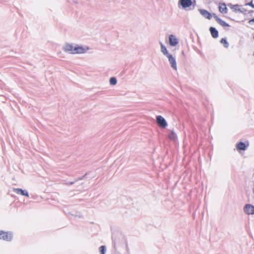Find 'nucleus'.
<instances>
[{"mask_svg": "<svg viewBox=\"0 0 254 254\" xmlns=\"http://www.w3.org/2000/svg\"><path fill=\"white\" fill-rule=\"evenodd\" d=\"M193 3H195V0H179L178 2L184 9L190 7Z\"/></svg>", "mask_w": 254, "mask_h": 254, "instance_id": "obj_1", "label": "nucleus"}, {"mask_svg": "<svg viewBox=\"0 0 254 254\" xmlns=\"http://www.w3.org/2000/svg\"><path fill=\"white\" fill-rule=\"evenodd\" d=\"M12 239V234L11 233L0 230V239L9 242L11 241Z\"/></svg>", "mask_w": 254, "mask_h": 254, "instance_id": "obj_2", "label": "nucleus"}, {"mask_svg": "<svg viewBox=\"0 0 254 254\" xmlns=\"http://www.w3.org/2000/svg\"><path fill=\"white\" fill-rule=\"evenodd\" d=\"M88 50V47L84 48L82 46H79L77 44H75L74 47L73 54H83L86 53Z\"/></svg>", "mask_w": 254, "mask_h": 254, "instance_id": "obj_3", "label": "nucleus"}, {"mask_svg": "<svg viewBox=\"0 0 254 254\" xmlns=\"http://www.w3.org/2000/svg\"><path fill=\"white\" fill-rule=\"evenodd\" d=\"M244 213L248 215L254 214V205L251 204H246L244 208Z\"/></svg>", "mask_w": 254, "mask_h": 254, "instance_id": "obj_4", "label": "nucleus"}, {"mask_svg": "<svg viewBox=\"0 0 254 254\" xmlns=\"http://www.w3.org/2000/svg\"><path fill=\"white\" fill-rule=\"evenodd\" d=\"M156 122L159 127L164 128L167 126V123L166 120L161 116H156Z\"/></svg>", "mask_w": 254, "mask_h": 254, "instance_id": "obj_5", "label": "nucleus"}, {"mask_svg": "<svg viewBox=\"0 0 254 254\" xmlns=\"http://www.w3.org/2000/svg\"><path fill=\"white\" fill-rule=\"evenodd\" d=\"M168 59L169 63L171 64V67L175 70L177 69V65L176 63V59L171 54H169L167 56Z\"/></svg>", "mask_w": 254, "mask_h": 254, "instance_id": "obj_6", "label": "nucleus"}, {"mask_svg": "<svg viewBox=\"0 0 254 254\" xmlns=\"http://www.w3.org/2000/svg\"><path fill=\"white\" fill-rule=\"evenodd\" d=\"M74 47L72 44L67 43L63 47V50L66 53L73 54Z\"/></svg>", "mask_w": 254, "mask_h": 254, "instance_id": "obj_7", "label": "nucleus"}, {"mask_svg": "<svg viewBox=\"0 0 254 254\" xmlns=\"http://www.w3.org/2000/svg\"><path fill=\"white\" fill-rule=\"evenodd\" d=\"M213 16L215 18V20L222 26L223 27H230V25L223 21L222 19L220 18L216 15L215 13H213Z\"/></svg>", "mask_w": 254, "mask_h": 254, "instance_id": "obj_8", "label": "nucleus"}, {"mask_svg": "<svg viewBox=\"0 0 254 254\" xmlns=\"http://www.w3.org/2000/svg\"><path fill=\"white\" fill-rule=\"evenodd\" d=\"M198 11L204 17L208 19H210L213 16V14L205 9H198Z\"/></svg>", "mask_w": 254, "mask_h": 254, "instance_id": "obj_9", "label": "nucleus"}, {"mask_svg": "<svg viewBox=\"0 0 254 254\" xmlns=\"http://www.w3.org/2000/svg\"><path fill=\"white\" fill-rule=\"evenodd\" d=\"M169 43L171 46H175L178 44L179 41L174 35L171 34L169 36Z\"/></svg>", "mask_w": 254, "mask_h": 254, "instance_id": "obj_10", "label": "nucleus"}, {"mask_svg": "<svg viewBox=\"0 0 254 254\" xmlns=\"http://www.w3.org/2000/svg\"><path fill=\"white\" fill-rule=\"evenodd\" d=\"M13 191L18 194L24 195L26 197H29V193L26 190H23L22 189L14 188L13 190Z\"/></svg>", "mask_w": 254, "mask_h": 254, "instance_id": "obj_11", "label": "nucleus"}, {"mask_svg": "<svg viewBox=\"0 0 254 254\" xmlns=\"http://www.w3.org/2000/svg\"><path fill=\"white\" fill-rule=\"evenodd\" d=\"M249 146V143H248L247 145L244 142L240 141L237 144L236 147L238 150H243L245 151L247 149V147Z\"/></svg>", "mask_w": 254, "mask_h": 254, "instance_id": "obj_12", "label": "nucleus"}, {"mask_svg": "<svg viewBox=\"0 0 254 254\" xmlns=\"http://www.w3.org/2000/svg\"><path fill=\"white\" fill-rule=\"evenodd\" d=\"M209 31L211 33L212 37L213 38H217L218 37V36H219L218 31L215 27H210L209 28Z\"/></svg>", "mask_w": 254, "mask_h": 254, "instance_id": "obj_13", "label": "nucleus"}, {"mask_svg": "<svg viewBox=\"0 0 254 254\" xmlns=\"http://www.w3.org/2000/svg\"><path fill=\"white\" fill-rule=\"evenodd\" d=\"M219 11L222 13H226L228 11V9L226 7V5L224 3H220L219 6Z\"/></svg>", "mask_w": 254, "mask_h": 254, "instance_id": "obj_14", "label": "nucleus"}, {"mask_svg": "<svg viewBox=\"0 0 254 254\" xmlns=\"http://www.w3.org/2000/svg\"><path fill=\"white\" fill-rule=\"evenodd\" d=\"M160 44L161 46V51L163 55L167 57L168 55L170 54L168 53L166 47L162 44V43L160 42Z\"/></svg>", "mask_w": 254, "mask_h": 254, "instance_id": "obj_15", "label": "nucleus"}, {"mask_svg": "<svg viewBox=\"0 0 254 254\" xmlns=\"http://www.w3.org/2000/svg\"><path fill=\"white\" fill-rule=\"evenodd\" d=\"M220 43L222 44H223V46L225 48H228L229 44L228 42L227 41V39L226 38H222L220 40Z\"/></svg>", "mask_w": 254, "mask_h": 254, "instance_id": "obj_16", "label": "nucleus"}, {"mask_svg": "<svg viewBox=\"0 0 254 254\" xmlns=\"http://www.w3.org/2000/svg\"><path fill=\"white\" fill-rule=\"evenodd\" d=\"M168 137L169 139L172 140H174L176 139L177 137L176 134L173 131H171V132L168 135Z\"/></svg>", "mask_w": 254, "mask_h": 254, "instance_id": "obj_17", "label": "nucleus"}, {"mask_svg": "<svg viewBox=\"0 0 254 254\" xmlns=\"http://www.w3.org/2000/svg\"><path fill=\"white\" fill-rule=\"evenodd\" d=\"M110 84L112 85H115L117 83V80L115 77H112L110 78Z\"/></svg>", "mask_w": 254, "mask_h": 254, "instance_id": "obj_18", "label": "nucleus"}, {"mask_svg": "<svg viewBox=\"0 0 254 254\" xmlns=\"http://www.w3.org/2000/svg\"><path fill=\"white\" fill-rule=\"evenodd\" d=\"M100 254H105L106 252V247L105 246H101L99 247Z\"/></svg>", "mask_w": 254, "mask_h": 254, "instance_id": "obj_19", "label": "nucleus"}, {"mask_svg": "<svg viewBox=\"0 0 254 254\" xmlns=\"http://www.w3.org/2000/svg\"><path fill=\"white\" fill-rule=\"evenodd\" d=\"M245 5H249L251 6L252 8H254V4H253L252 0L248 3H246Z\"/></svg>", "mask_w": 254, "mask_h": 254, "instance_id": "obj_20", "label": "nucleus"}, {"mask_svg": "<svg viewBox=\"0 0 254 254\" xmlns=\"http://www.w3.org/2000/svg\"><path fill=\"white\" fill-rule=\"evenodd\" d=\"M86 175H87V174H85L84 175L82 176V177H79V178H77L75 180V181L77 182V181L83 180L85 178V177L86 176Z\"/></svg>", "mask_w": 254, "mask_h": 254, "instance_id": "obj_21", "label": "nucleus"}, {"mask_svg": "<svg viewBox=\"0 0 254 254\" xmlns=\"http://www.w3.org/2000/svg\"><path fill=\"white\" fill-rule=\"evenodd\" d=\"M238 10L243 13H245L246 12V9L244 8H239Z\"/></svg>", "mask_w": 254, "mask_h": 254, "instance_id": "obj_22", "label": "nucleus"}, {"mask_svg": "<svg viewBox=\"0 0 254 254\" xmlns=\"http://www.w3.org/2000/svg\"><path fill=\"white\" fill-rule=\"evenodd\" d=\"M112 244H113V245L114 246L115 250H116V240L113 237V236L112 237Z\"/></svg>", "mask_w": 254, "mask_h": 254, "instance_id": "obj_23", "label": "nucleus"}, {"mask_svg": "<svg viewBox=\"0 0 254 254\" xmlns=\"http://www.w3.org/2000/svg\"><path fill=\"white\" fill-rule=\"evenodd\" d=\"M248 23L250 24H252L254 23V18H252L251 19H250Z\"/></svg>", "mask_w": 254, "mask_h": 254, "instance_id": "obj_24", "label": "nucleus"}, {"mask_svg": "<svg viewBox=\"0 0 254 254\" xmlns=\"http://www.w3.org/2000/svg\"><path fill=\"white\" fill-rule=\"evenodd\" d=\"M76 181H72V182H68V183H67L66 184L67 185H73Z\"/></svg>", "mask_w": 254, "mask_h": 254, "instance_id": "obj_25", "label": "nucleus"}, {"mask_svg": "<svg viewBox=\"0 0 254 254\" xmlns=\"http://www.w3.org/2000/svg\"><path fill=\"white\" fill-rule=\"evenodd\" d=\"M254 12V10H251L250 11L249 13H253Z\"/></svg>", "mask_w": 254, "mask_h": 254, "instance_id": "obj_26", "label": "nucleus"}, {"mask_svg": "<svg viewBox=\"0 0 254 254\" xmlns=\"http://www.w3.org/2000/svg\"><path fill=\"white\" fill-rule=\"evenodd\" d=\"M238 6V4H236V5H235V6Z\"/></svg>", "mask_w": 254, "mask_h": 254, "instance_id": "obj_27", "label": "nucleus"}, {"mask_svg": "<svg viewBox=\"0 0 254 254\" xmlns=\"http://www.w3.org/2000/svg\"><path fill=\"white\" fill-rule=\"evenodd\" d=\"M126 248H127V250L128 248H127V245L126 246Z\"/></svg>", "mask_w": 254, "mask_h": 254, "instance_id": "obj_28", "label": "nucleus"}, {"mask_svg": "<svg viewBox=\"0 0 254 254\" xmlns=\"http://www.w3.org/2000/svg\"><path fill=\"white\" fill-rule=\"evenodd\" d=\"M253 38H254V37H253Z\"/></svg>", "mask_w": 254, "mask_h": 254, "instance_id": "obj_29", "label": "nucleus"}]
</instances>
